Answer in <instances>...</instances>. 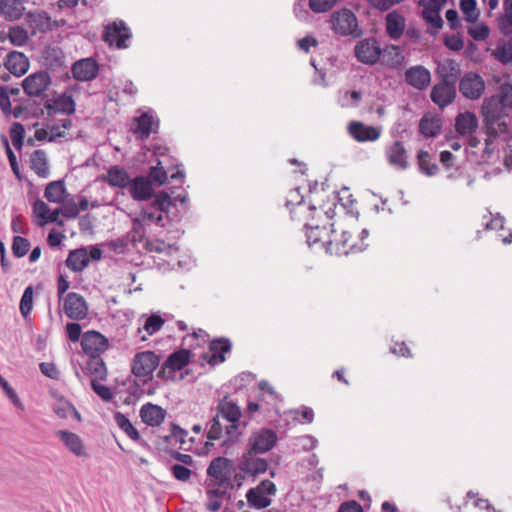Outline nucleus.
Instances as JSON below:
<instances>
[{"label":"nucleus","instance_id":"20e7f679","mask_svg":"<svg viewBox=\"0 0 512 512\" xmlns=\"http://www.w3.org/2000/svg\"><path fill=\"white\" fill-rule=\"evenodd\" d=\"M331 28L337 35L359 37L362 30L355 14L346 8L334 11L330 17Z\"/></svg>","mask_w":512,"mask_h":512},{"label":"nucleus","instance_id":"9d476101","mask_svg":"<svg viewBox=\"0 0 512 512\" xmlns=\"http://www.w3.org/2000/svg\"><path fill=\"white\" fill-rule=\"evenodd\" d=\"M231 461L225 457H217L211 461L207 468V480L209 482L232 483Z\"/></svg>","mask_w":512,"mask_h":512},{"label":"nucleus","instance_id":"bb28decb","mask_svg":"<svg viewBox=\"0 0 512 512\" xmlns=\"http://www.w3.org/2000/svg\"><path fill=\"white\" fill-rule=\"evenodd\" d=\"M406 21L397 11L389 12L385 17L386 33L392 40H399L404 33Z\"/></svg>","mask_w":512,"mask_h":512},{"label":"nucleus","instance_id":"f03ea898","mask_svg":"<svg viewBox=\"0 0 512 512\" xmlns=\"http://www.w3.org/2000/svg\"><path fill=\"white\" fill-rule=\"evenodd\" d=\"M188 195L186 192L171 196L166 192H160L156 195L151 206L143 207L139 217L146 222L156 223L160 227H164V213L168 212L171 206H175L177 202L185 204Z\"/></svg>","mask_w":512,"mask_h":512},{"label":"nucleus","instance_id":"dca6fc26","mask_svg":"<svg viewBox=\"0 0 512 512\" xmlns=\"http://www.w3.org/2000/svg\"><path fill=\"white\" fill-rule=\"evenodd\" d=\"M81 346L87 356L100 355L107 349V339L97 331H88L83 334Z\"/></svg>","mask_w":512,"mask_h":512},{"label":"nucleus","instance_id":"c85d7f7f","mask_svg":"<svg viewBox=\"0 0 512 512\" xmlns=\"http://www.w3.org/2000/svg\"><path fill=\"white\" fill-rule=\"evenodd\" d=\"M5 67L15 76H22L29 69V60L22 52L12 51L6 57Z\"/></svg>","mask_w":512,"mask_h":512},{"label":"nucleus","instance_id":"473e14b6","mask_svg":"<svg viewBox=\"0 0 512 512\" xmlns=\"http://www.w3.org/2000/svg\"><path fill=\"white\" fill-rule=\"evenodd\" d=\"M27 21L33 29V33H36V31L47 32L52 29L51 17L43 10L29 12L27 14Z\"/></svg>","mask_w":512,"mask_h":512},{"label":"nucleus","instance_id":"72a5a7b5","mask_svg":"<svg viewBox=\"0 0 512 512\" xmlns=\"http://www.w3.org/2000/svg\"><path fill=\"white\" fill-rule=\"evenodd\" d=\"M478 128V119L472 112L460 113L455 120V129L461 135H471Z\"/></svg>","mask_w":512,"mask_h":512},{"label":"nucleus","instance_id":"4d7b16f0","mask_svg":"<svg viewBox=\"0 0 512 512\" xmlns=\"http://www.w3.org/2000/svg\"><path fill=\"white\" fill-rule=\"evenodd\" d=\"M493 55L503 64L512 62V42L499 45Z\"/></svg>","mask_w":512,"mask_h":512},{"label":"nucleus","instance_id":"e2e57ef3","mask_svg":"<svg viewBox=\"0 0 512 512\" xmlns=\"http://www.w3.org/2000/svg\"><path fill=\"white\" fill-rule=\"evenodd\" d=\"M72 410H74V406L64 399L58 400L53 405L54 413L61 419L67 418L71 414Z\"/></svg>","mask_w":512,"mask_h":512},{"label":"nucleus","instance_id":"6ab92c4d","mask_svg":"<svg viewBox=\"0 0 512 512\" xmlns=\"http://www.w3.org/2000/svg\"><path fill=\"white\" fill-rule=\"evenodd\" d=\"M405 81L417 90H424L430 84L431 74L424 66H412L405 72Z\"/></svg>","mask_w":512,"mask_h":512},{"label":"nucleus","instance_id":"7c9ffc66","mask_svg":"<svg viewBox=\"0 0 512 512\" xmlns=\"http://www.w3.org/2000/svg\"><path fill=\"white\" fill-rule=\"evenodd\" d=\"M84 372L92 377V380H105L107 376V369L100 355L88 356Z\"/></svg>","mask_w":512,"mask_h":512},{"label":"nucleus","instance_id":"13d9d810","mask_svg":"<svg viewBox=\"0 0 512 512\" xmlns=\"http://www.w3.org/2000/svg\"><path fill=\"white\" fill-rule=\"evenodd\" d=\"M361 93L359 91H345L339 97V102L342 107H355L361 100Z\"/></svg>","mask_w":512,"mask_h":512},{"label":"nucleus","instance_id":"ddd939ff","mask_svg":"<svg viewBox=\"0 0 512 512\" xmlns=\"http://www.w3.org/2000/svg\"><path fill=\"white\" fill-rule=\"evenodd\" d=\"M354 51L356 58L365 64H374L381 56V49L374 38L359 41Z\"/></svg>","mask_w":512,"mask_h":512},{"label":"nucleus","instance_id":"9b49d317","mask_svg":"<svg viewBox=\"0 0 512 512\" xmlns=\"http://www.w3.org/2000/svg\"><path fill=\"white\" fill-rule=\"evenodd\" d=\"M456 83L441 82L436 83L430 92L432 102L440 109L452 104L456 98Z\"/></svg>","mask_w":512,"mask_h":512},{"label":"nucleus","instance_id":"774afa93","mask_svg":"<svg viewBox=\"0 0 512 512\" xmlns=\"http://www.w3.org/2000/svg\"><path fill=\"white\" fill-rule=\"evenodd\" d=\"M61 214L68 219H74L79 215V209L74 201H67L63 203Z\"/></svg>","mask_w":512,"mask_h":512},{"label":"nucleus","instance_id":"1a4fd4ad","mask_svg":"<svg viewBox=\"0 0 512 512\" xmlns=\"http://www.w3.org/2000/svg\"><path fill=\"white\" fill-rule=\"evenodd\" d=\"M51 82V77L47 71H37L22 81V87L28 96L39 97L49 89Z\"/></svg>","mask_w":512,"mask_h":512},{"label":"nucleus","instance_id":"e433bc0d","mask_svg":"<svg viewBox=\"0 0 512 512\" xmlns=\"http://www.w3.org/2000/svg\"><path fill=\"white\" fill-rule=\"evenodd\" d=\"M388 161L391 165L396 166L402 170L408 167L407 153L400 141H396L387 150Z\"/></svg>","mask_w":512,"mask_h":512},{"label":"nucleus","instance_id":"b1692460","mask_svg":"<svg viewBox=\"0 0 512 512\" xmlns=\"http://www.w3.org/2000/svg\"><path fill=\"white\" fill-rule=\"evenodd\" d=\"M436 75L441 82L456 83L461 76V69L455 60L445 59L437 63Z\"/></svg>","mask_w":512,"mask_h":512},{"label":"nucleus","instance_id":"49530a36","mask_svg":"<svg viewBox=\"0 0 512 512\" xmlns=\"http://www.w3.org/2000/svg\"><path fill=\"white\" fill-rule=\"evenodd\" d=\"M64 53L58 47H47L44 51V59L51 67H60L64 64Z\"/></svg>","mask_w":512,"mask_h":512},{"label":"nucleus","instance_id":"393cba45","mask_svg":"<svg viewBox=\"0 0 512 512\" xmlns=\"http://www.w3.org/2000/svg\"><path fill=\"white\" fill-rule=\"evenodd\" d=\"M45 108L49 115L57 113L73 114L75 112V102L71 95L61 94L53 100L46 101Z\"/></svg>","mask_w":512,"mask_h":512},{"label":"nucleus","instance_id":"680f3d73","mask_svg":"<svg viewBox=\"0 0 512 512\" xmlns=\"http://www.w3.org/2000/svg\"><path fill=\"white\" fill-rule=\"evenodd\" d=\"M188 436V432L178 425L172 424L171 425V434L170 436H167V441H175V443H179L180 447L183 449H186L184 444L186 443L185 438Z\"/></svg>","mask_w":512,"mask_h":512},{"label":"nucleus","instance_id":"603ef678","mask_svg":"<svg viewBox=\"0 0 512 512\" xmlns=\"http://www.w3.org/2000/svg\"><path fill=\"white\" fill-rule=\"evenodd\" d=\"M25 136V130L21 123L15 122L10 128V138L13 146L20 150L23 146V140Z\"/></svg>","mask_w":512,"mask_h":512},{"label":"nucleus","instance_id":"2f4dec72","mask_svg":"<svg viewBox=\"0 0 512 512\" xmlns=\"http://www.w3.org/2000/svg\"><path fill=\"white\" fill-rule=\"evenodd\" d=\"M111 187L128 188L132 178L128 172L117 165L111 166L104 179Z\"/></svg>","mask_w":512,"mask_h":512},{"label":"nucleus","instance_id":"5fc2aeb1","mask_svg":"<svg viewBox=\"0 0 512 512\" xmlns=\"http://www.w3.org/2000/svg\"><path fill=\"white\" fill-rule=\"evenodd\" d=\"M30 242L21 236H14L12 243L13 255L17 258L25 256L29 250Z\"/></svg>","mask_w":512,"mask_h":512},{"label":"nucleus","instance_id":"f3484780","mask_svg":"<svg viewBox=\"0 0 512 512\" xmlns=\"http://www.w3.org/2000/svg\"><path fill=\"white\" fill-rule=\"evenodd\" d=\"M133 133L141 140L147 139L152 133H156L159 127L158 120L152 112H144L134 119Z\"/></svg>","mask_w":512,"mask_h":512},{"label":"nucleus","instance_id":"7ed1b4c3","mask_svg":"<svg viewBox=\"0 0 512 512\" xmlns=\"http://www.w3.org/2000/svg\"><path fill=\"white\" fill-rule=\"evenodd\" d=\"M216 414L228 422L225 425V435L227 437V441H231L236 439L241 432L240 428V418H241V409L240 407L231 400L224 399L220 400L216 406Z\"/></svg>","mask_w":512,"mask_h":512},{"label":"nucleus","instance_id":"3c124183","mask_svg":"<svg viewBox=\"0 0 512 512\" xmlns=\"http://www.w3.org/2000/svg\"><path fill=\"white\" fill-rule=\"evenodd\" d=\"M306 236L309 245L316 244L321 241L323 234L326 231V227H320L319 225H313L306 223Z\"/></svg>","mask_w":512,"mask_h":512},{"label":"nucleus","instance_id":"423d86ee","mask_svg":"<svg viewBox=\"0 0 512 512\" xmlns=\"http://www.w3.org/2000/svg\"><path fill=\"white\" fill-rule=\"evenodd\" d=\"M159 365V355L153 351H142L133 357L132 373L137 378L151 379L152 373Z\"/></svg>","mask_w":512,"mask_h":512},{"label":"nucleus","instance_id":"2eb2a0df","mask_svg":"<svg viewBox=\"0 0 512 512\" xmlns=\"http://www.w3.org/2000/svg\"><path fill=\"white\" fill-rule=\"evenodd\" d=\"M65 314L75 320H82L87 316L88 307L85 299L78 293L70 292L64 299Z\"/></svg>","mask_w":512,"mask_h":512},{"label":"nucleus","instance_id":"412c9836","mask_svg":"<svg viewBox=\"0 0 512 512\" xmlns=\"http://www.w3.org/2000/svg\"><path fill=\"white\" fill-rule=\"evenodd\" d=\"M98 64L92 58L76 61L72 66L73 77L79 81H90L97 76Z\"/></svg>","mask_w":512,"mask_h":512},{"label":"nucleus","instance_id":"5701e85b","mask_svg":"<svg viewBox=\"0 0 512 512\" xmlns=\"http://www.w3.org/2000/svg\"><path fill=\"white\" fill-rule=\"evenodd\" d=\"M349 133L357 142L376 141L381 135V129L362 122H352Z\"/></svg>","mask_w":512,"mask_h":512},{"label":"nucleus","instance_id":"f704fd0d","mask_svg":"<svg viewBox=\"0 0 512 512\" xmlns=\"http://www.w3.org/2000/svg\"><path fill=\"white\" fill-rule=\"evenodd\" d=\"M88 264V251L84 247L70 251L66 259V266L74 272L82 271Z\"/></svg>","mask_w":512,"mask_h":512},{"label":"nucleus","instance_id":"a19ab883","mask_svg":"<svg viewBox=\"0 0 512 512\" xmlns=\"http://www.w3.org/2000/svg\"><path fill=\"white\" fill-rule=\"evenodd\" d=\"M66 188L62 180L50 182L45 189L44 197L53 203H62Z\"/></svg>","mask_w":512,"mask_h":512},{"label":"nucleus","instance_id":"cd10ccee","mask_svg":"<svg viewBox=\"0 0 512 512\" xmlns=\"http://www.w3.org/2000/svg\"><path fill=\"white\" fill-rule=\"evenodd\" d=\"M56 435L60 438L65 447L75 456L85 457L87 455L83 441L76 433L67 430H59L56 432Z\"/></svg>","mask_w":512,"mask_h":512},{"label":"nucleus","instance_id":"052dcab7","mask_svg":"<svg viewBox=\"0 0 512 512\" xmlns=\"http://www.w3.org/2000/svg\"><path fill=\"white\" fill-rule=\"evenodd\" d=\"M339 0H309V8L315 13L331 10Z\"/></svg>","mask_w":512,"mask_h":512},{"label":"nucleus","instance_id":"79ce46f5","mask_svg":"<svg viewBox=\"0 0 512 512\" xmlns=\"http://www.w3.org/2000/svg\"><path fill=\"white\" fill-rule=\"evenodd\" d=\"M419 130L426 137H435L441 131V121L438 118L424 116L420 120Z\"/></svg>","mask_w":512,"mask_h":512},{"label":"nucleus","instance_id":"a18cd8bd","mask_svg":"<svg viewBox=\"0 0 512 512\" xmlns=\"http://www.w3.org/2000/svg\"><path fill=\"white\" fill-rule=\"evenodd\" d=\"M115 422L119 428L125 432V434L132 440H140V434L138 430L132 425L130 420L122 413L117 412L114 416Z\"/></svg>","mask_w":512,"mask_h":512},{"label":"nucleus","instance_id":"de8ad7c7","mask_svg":"<svg viewBox=\"0 0 512 512\" xmlns=\"http://www.w3.org/2000/svg\"><path fill=\"white\" fill-rule=\"evenodd\" d=\"M418 164L420 171L427 176H433L438 171V166L430 161V155L427 151L420 150L418 153Z\"/></svg>","mask_w":512,"mask_h":512},{"label":"nucleus","instance_id":"6e6d98bb","mask_svg":"<svg viewBox=\"0 0 512 512\" xmlns=\"http://www.w3.org/2000/svg\"><path fill=\"white\" fill-rule=\"evenodd\" d=\"M476 5V0H460V8L469 22H474L479 16Z\"/></svg>","mask_w":512,"mask_h":512},{"label":"nucleus","instance_id":"4be33fe9","mask_svg":"<svg viewBox=\"0 0 512 512\" xmlns=\"http://www.w3.org/2000/svg\"><path fill=\"white\" fill-rule=\"evenodd\" d=\"M368 235L369 231L367 229H363L359 234L361 243L349 244L351 234L349 232L344 231L342 234L341 242L336 244L335 253L337 255H348L349 253L362 252L367 247V244H365L363 241L368 237Z\"/></svg>","mask_w":512,"mask_h":512},{"label":"nucleus","instance_id":"39448f33","mask_svg":"<svg viewBox=\"0 0 512 512\" xmlns=\"http://www.w3.org/2000/svg\"><path fill=\"white\" fill-rule=\"evenodd\" d=\"M191 353L187 349H180L171 355L161 364L157 377L163 381H174L176 373L182 370L190 361Z\"/></svg>","mask_w":512,"mask_h":512},{"label":"nucleus","instance_id":"0e129e2a","mask_svg":"<svg viewBox=\"0 0 512 512\" xmlns=\"http://www.w3.org/2000/svg\"><path fill=\"white\" fill-rule=\"evenodd\" d=\"M99 380H91V387L94 392L104 401L109 402L113 398V394L109 387L98 382Z\"/></svg>","mask_w":512,"mask_h":512},{"label":"nucleus","instance_id":"864d4df0","mask_svg":"<svg viewBox=\"0 0 512 512\" xmlns=\"http://www.w3.org/2000/svg\"><path fill=\"white\" fill-rule=\"evenodd\" d=\"M423 19L431 24L436 29H441L443 27V19L439 14V10L435 8H425L422 12Z\"/></svg>","mask_w":512,"mask_h":512},{"label":"nucleus","instance_id":"c9c22d12","mask_svg":"<svg viewBox=\"0 0 512 512\" xmlns=\"http://www.w3.org/2000/svg\"><path fill=\"white\" fill-rule=\"evenodd\" d=\"M30 167L40 178H47L50 175L48 158L44 150H35L31 154Z\"/></svg>","mask_w":512,"mask_h":512},{"label":"nucleus","instance_id":"338daca9","mask_svg":"<svg viewBox=\"0 0 512 512\" xmlns=\"http://www.w3.org/2000/svg\"><path fill=\"white\" fill-rule=\"evenodd\" d=\"M469 35L478 41L485 40L489 37V28L484 24L474 25L468 29Z\"/></svg>","mask_w":512,"mask_h":512},{"label":"nucleus","instance_id":"a211bd4d","mask_svg":"<svg viewBox=\"0 0 512 512\" xmlns=\"http://www.w3.org/2000/svg\"><path fill=\"white\" fill-rule=\"evenodd\" d=\"M139 322H142V326L138 327L137 335L141 341H146L149 336H152L161 330L165 320L157 314H143L140 316Z\"/></svg>","mask_w":512,"mask_h":512},{"label":"nucleus","instance_id":"bf43d9fd","mask_svg":"<svg viewBox=\"0 0 512 512\" xmlns=\"http://www.w3.org/2000/svg\"><path fill=\"white\" fill-rule=\"evenodd\" d=\"M148 178L151 182H155L158 185H162L167 181V172L162 167V161H158L156 166L150 168Z\"/></svg>","mask_w":512,"mask_h":512},{"label":"nucleus","instance_id":"58836bf2","mask_svg":"<svg viewBox=\"0 0 512 512\" xmlns=\"http://www.w3.org/2000/svg\"><path fill=\"white\" fill-rule=\"evenodd\" d=\"M497 24L501 34L512 35V0L503 2V13L498 16Z\"/></svg>","mask_w":512,"mask_h":512},{"label":"nucleus","instance_id":"6e6552de","mask_svg":"<svg viewBox=\"0 0 512 512\" xmlns=\"http://www.w3.org/2000/svg\"><path fill=\"white\" fill-rule=\"evenodd\" d=\"M459 91L464 98L477 100L485 91L484 79L476 72H466L459 78Z\"/></svg>","mask_w":512,"mask_h":512},{"label":"nucleus","instance_id":"f8f14e48","mask_svg":"<svg viewBox=\"0 0 512 512\" xmlns=\"http://www.w3.org/2000/svg\"><path fill=\"white\" fill-rule=\"evenodd\" d=\"M104 40L115 45L119 49L127 48L126 41L130 39L131 34L129 28L124 21H115L105 28Z\"/></svg>","mask_w":512,"mask_h":512},{"label":"nucleus","instance_id":"0eeeda50","mask_svg":"<svg viewBox=\"0 0 512 512\" xmlns=\"http://www.w3.org/2000/svg\"><path fill=\"white\" fill-rule=\"evenodd\" d=\"M275 493V484L270 480H264L257 487L248 490L246 499L250 507L263 509L271 504L270 496Z\"/></svg>","mask_w":512,"mask_h":512},{"label":"nucleus","instance_id":"c756f323","mask_svg":"<svg viewBox=\"0 0 512 512\" xmlns=\"http://www.w3.org/2000/svg\"><path fill=\"white\" fill-rule=\"evenodd\" d=\"M231 343L226 338L216 339L210 342L209 345V363L217 365L225 361V354L230 352Z\"/></svg>","mask_w":512,"mask_h":512},{"label":"nucleus","instance_id":"69168bd1","mask_svg":"<svg viewBox=\"0 0 512 512\" xmlns=\"http://www.w3.org/2000/svg\"><path fill=\"white\" fill-rule=\"evenodd\" d=\"M131 232L133 233L134 241H141L143 239V237L145 236V233H146L145 222L139 216H136L132 219V231Z\"/></svg>","mask_w":512,"mask_h":512},{"label":"nucleus","instance_id":"ea45409f","mask_svg":"<svg viewBox=\"0 0 512 512\" xmlns=\"http://www.w3.org/2000/svg\"><path fill=\"white\" fill-rule=\"evenodd\" d=\"M382 61L384 64L391 68L400 66L403 62L404 56L398 46L390 45L381 51Z\"/></svg>","mask_w":512,"mask_h":512},{"label":"nucleus","instance_id":"09e8293b","mask_svg":"<svg viewBox=\"0 0 512 512\" xmlns=\"http://www.w3.org/2000/svg\"><path fill=\"white\" fill-rule=\"evenodd\" d=\"M20 313L24 318L30 314L33 308V287L28 286L25 288L20 300Z\"/></svg>","mask_w":512,"mask_h":512},{"label":"nucleus","instance_id":"4c0bfd02","mask_svg":"<svg viewBox=\"0 0 512 512\" xmlns=\"http://www.w3.org/2000/svg\"><path fill=\"white\" fill-rule=\"evenodd\" d=\"M24 6L21 0H1L0 14L9 21L18 20L22 17Z\"/></svg>","mask_w":512,"mask_h":512},{"label":"nucleus","instance_id":"f257e3e1","mask_svg":"<svg viewBox=\"0 0 512 512\" xmlns=\"http://www.w3.org/2000/svg\"><path fill=\"white\" fill-rule=\"evenodd\" d=\"M481 113L488 135L486 146L491 143V137L508 136L512 123V84L501 85L498 94L485 98Z\"/></svg>","mask_w":512,"mask_h":512},{"label":"nucleus","instance_id":"aec40b11","mask_svg":"<svg viewBox=\"0 0 512 512\" xmlns=\"http://www.w3.org/2000/svg\"><path fill=\"white\" fill-rule=\"evenodd\" d=\"M277 441V434L271 429H262L250 439L251 449L255 453H265L271 450Z\"/></svg>","mask_w":512,"mask_h":512},{"label":"nucleus","instance_id":"a878e982","mask_svg":"<svg viewBox=\"0 0 512 512\" xmlns=\"http://www.w3.org/2000/svg\"><path fill=\"white\" fill-rule=\"evenodd\" d=\"M139 415L145 424L155 427L163 423L166 411L156 404L146 403L140 408Z\"/></svg>","mask_w":512,"mask_h":512},{"label":"nucleus","instance_id":"8fccbe9b","mask_svg":"<svg viewBox=\"0 0 512 512\" xmlns=\"http://www.w3.org/2000/svg\"><path fill=\"white\" fill-rule=\"evenodd\" d=\"M8 37L11 43L15 46H23L29 40L27 31L20 26L11 27L9 29Z\"/></svg>","mask_w":512,"mask_h":512},{"label":"nucleus","instance_id":"37998d69","mask_svg":"<svg viewBox=\"0 0 512 512\" xmlns=\"http://www.w3.org/2000/svg\"><path fill=\"white\" fill-rule=\"evenodd\" d=\"M206 494L208 498H224L228 491L233 488V483H220L206 481Z\"/></svg>","mask_w":512,"mask_h":512},{"label":"nucleus","instance_id":"c03bdc74","mask_svg":"<svg viewBox=\"0 0 512 512\" xmlns=\"http://www.w3.org/2000/svg\"><path fill=\"white\" fill-rule=\"evenodd\" d=\"M221 417L215 414L212 419L206 424V436L210 441L220 440L223 436L225 426L221 421Z\"/></svg>","mask_w":512,"mask_h":512},{"label":"nucleus","instance_id":"4468645a","mask_svg":"<svg viewBox=\"0 0 512 512\" xmlns=\"http://www.w3.org/2000/svg\"><path fill=\"white\" fill-rule=\"evenodd\" d=\"M131 198L137 202L148 201L154 195V187L146 176H136L127 188Z\"/></svg>","mask_w":512,"mask_h":512}]
</instances>
